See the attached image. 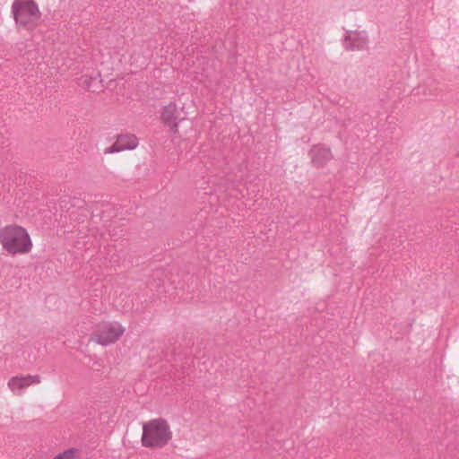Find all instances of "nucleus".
<instances>
[{
    "label": "nucleus",
    "instance_id": "1",
    "mask_svg": "<svg viewBox=\"0 0 459 459\" xmlns=\"http://www.w3.org/2000/svg\"><path fill=\"white\" fill-rule=\"evenodd\" d=\"M0 245L11 256L27 255L33 248V241L27 229L15 223L0 229Z\"/></svg>",
    "mask_w": 459,
    "mask_h": 459
},
{
    "label": "nucleus",
    "instance_id": "2",
    "mask_svg": "<svg viewBox=\"0 0 459 459\" xmlns=\"http://www.w3.org/2000/svg\"><path fill=\"white\" fill-rule=\"evenodd\" d=\"M169 422L162 418L151 419L143 423L141 443L147 448H160L172 439Z\"/></svg>",
    "mask_w": 459,
    "mask_h": 459
},
{
    "label": "nucleus",
    "instance_id": "3",
    "mask_svg": "<svg viewBox=\"0 0 459 459\" xmlns=\"http://www.w3.org/2000/svg\"><path fill=\"white\" fill-rule=\"evenodd\" d=\"M12 14L19 28L32 30L39 22L41 13L34 0H14Z\"/></svg>",
    "mask_w": 459,
    "mask_h": 459
},
{
    "label": "nucleus",
    "instance_id": "4",
    "mask_svg": "<svg viewBox=\"0 0 459 459\" xmlns=\"http://www.w3.org/2000/svg\"><path fill=\"white\" fill-rule=\"evenodd\" d=\"M126 328L117 321L100 323L91 335V341L101 346L117 342L125 333Z\"/></svg>",
    "mask_w": 459,
    "mask_h": 459
},
{
    "label": "nucleus",
    "instance_id": "5",
    "mask_svg": "<svg viewBox=\"0 0 459 459\" xmlns=\"http://www.w3.org/2000/svg\"><path fill=\"white\" fill-rule=\"evenodd\" d=\"M40 383L41 377L38 374H17L8 379L6 385L13 394L21 395L25 389Z\"/></svg>",
    "mask_w": 459,
    "mask_h": 459
},
{
    "label": "nucleus",
    "instance_id": "6",
    "mask_svg": "<svg viewBox=\"0 0 459 459\" xmlns=\"http://www.w3.org/2000/svg\"><path fill=\"white\" fill-rule=\"evenodd\" d=\"M368 46L366 31H348L344 39V48L347 50L356 51L365 49Z\"/></svg>",
    "mask_w": 459,
    "mask_h": 459
},
{
    "label": "nucleus",
    "instance_id": "7",
    "mask_svg": "<svg viewBox=\"0 0 459 459\" xmlns=\"http://www.w3.org/2000/svg\"><path fill=\"white\" fill-rule=\"evenodd\" d=\"M161 119L172 130L177 128L179 117L176 103L170 102L163 108L161 112Z\"/></svg>",
    "mask_w": 459,
    "mask_h": 459
},
{
    "label": "nucleus",
    "instance_id": "8",
    "mask_svg": "<svg viewBox=\"0 0 459 459\" xmlns=\"http://www.w3.org/2000/svg\"><path fill=\"white\" fill-rule=\"evenodd\" d=\"M310 155L313 162L317 166L325 165L332 158L330 150L324 145H314L310 151Z\"/></svg>",
    "mask_w": 459,
    "mask_h": 459
},
{
    "label": "nucleus",
    "instance_id": "9",
    "mask_svg": "<svg viewBox=\"0 0 459 459\" xmlns=\"http://www.w3.org/2000/svg\"><path fill=\"white\" fill-rule=\"evenodd\" d=\"M100 82L99 74L95 76L83 74L79 79V84L87 91H97L100 90L98 83Z\"/></svg>",
    "mask_w": 459,
    "mask_h": 459
},
{
    "label": "nucleus",
    "instance_id": "10",
    "mask_svg": "<svg viewBox=\"0 0 459 459\" xmlns=\"http://www.w3.org/2000/svg\"><path fill=\"white\" fill-rule=\"evenodd\" d=\"M112 139H115L113 143L123 144L138 143L139 141V139L134 134L130 133L115 134Z\"/></svg>",
    "mask_w": 459,
    "mask_h": 459
},
{
    "label": "nucleus",
    "instance_id": "11",
    "mask_svg": "<svg viewBox=\"0 0 459 459\" xmlns=\"http://www.w3.org/2000/svg\"><path fill=\"white\" fill-rule=\"evenodd\" d=\"M52 459H80V452L76 448H68L56 454Z\"/></svg>",
    "mask_w": 459,
    "mask_h": 459
},
{
    "label": "nucleus",
    "instance_id": "12",
    "mask_svg": "<svg viewBox=\"0 0 459 459\" xmlns=\"http://www.w3.org/2000/svg\"><path fill=\"white\" fill-rule=\"evenodd\" d=\"M123 150H124V148L119 147L118 145H112V146L107 148L104 151V153L109 154V153H113V152H121Z\"/></svg>",
    "mask_w": 459,
    "mask_h": 459
}]
</instances>
